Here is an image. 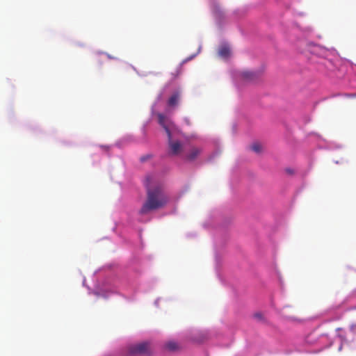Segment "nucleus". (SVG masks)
Segmentation results:
<instances>
[{
	"label": "nucleus",
	"instance_id": "4",
	"mask_svg": "<svg viewBox=\"0 0 356 356\" xmlns=\"http://www.w3.org/2000/svg\"><path fill=\"white\" fill-rule=\"evenodd\" d=\"M201 152L200 148L192 147L190 152L186 154V159L188 161H193L199 156Z\"/></svg>",
	"mask_w": 356,
	"mask_h": 356
},
{
	"label": "nucleus",
	"instance_id": "2",
	"mask_svg": "<svg viewBox=\"0 0 356 356\" xmlns=\"http://www.w3.org/2000/svg\"><path fill=\"white\" fill-rule=\"evenodd\" d=\"M159 123L165 129L168 138L169 154L179 155L183 150V145L178 140H172L173 133L177 130L175 124L162 113H158Z\"/></svg>",
	"mask_w": 356,
	"mask_h": 356
},
{
	"label": "nucleus",
	"instance_id": "11",
	"mask_svg": "<svg viewBox=\"0 0 356 356\" xmlns=\"http://www.w3.org/2000/svg\"><path fill=\"white\" fill-rule=\"evenodd\" d=\"M149 157H150V156H149V155H147V156H143V157H141V158H140V161H146L147 159H148Z\"/></svg>",
	"mask_w": 356,
	"mask_h": 356
},
{
	"label": "nucleus",
	"instance_id": "12",
	"mask_svg": "<svg viewBox=\"0 0 356 356\" xmlns=\"http://www.w3.org/2000/svg\"><path fill=\"white\" fill-rule=\"evenodd\" d=\"M351 330H356V324H353L351 325Z\"/></svg>",
	"mask_w": 356,
	"mask_h": 356
},
{
	"label": "nucleus",
	"instance_id": "8",
	"mask_svg": "<svg viewBox=\"0 0 356 356\" xmlns=\"http://www.w3.org/2000/svg\"><path fill=\"white\" fill-rule=\"evenodd\" d=\"M165 348L170 351H175L178 349V344L175 341H169L165 344Z\"/></svg>",
	"mask_w": 356,
	"mask_h": 356
},
{
	"label": "nucleus",
	"instance_id": "13",
	"mask_svg": "<svg viewBox=\"0 0 356 356\" xmlns=\"http://www.w3.org/2000/svg\"><path fill=\"white\" fill-rule=\"evenodd\" d=\"M286 171H287V172H289V173H292V170H287Z\"/></svg>",
	"mask_w": 356,
	"mask_h": 356
},
{
	"label": "nucleus",
	"instance_id": "10",
	"mask_svg": "<svg viewBox=\"0 0 356 356\" xmlns=\"http://www.w3.org/2000/svg\"><path fill=\"white\" fill-rule=\"evenodd\" d=\"M254 318H256L257 319H258L259 321H261L263 319V315L261 313H256V314H254Z\"/></svg>",
	"mask_w": 356,
	"mask_h": 356
},
{
	"label": "nucleus",
	"instance_id": "1",
	"mask_svg": "<svg viewBox=\"0 0 356 356\" xmlns=\"http://www.w3.org/2000/svg\"><path fill=\"white\" fill-rule=\"evenodd\" d=\"M147 198L140 209V213L147 214L163 208L168 202L164 184L154 175H148L145 179Z\"/></svg>",
	"mask_w": 356,
	"mask_h": 356
},
{
	"label": "nucleus",
	"instance_id": "9",
	"mask_svg": "<svg viewBox=\"0 0 356 356\" xmlns=\"http://www.w3.org/2000/svg\"><path fill=\"white\" fill-rule=\"evenodd\" d=\"M251 149L257 153H259L261 151V145L259 143H253L251 147Z\"/></svg>",
	"mask_w": 356,
	"mask_h": 356
},
{
	"label": "nucleus",
	"instance_id": "5",
	"mask_svg": "<svg viewBox=\"0 0 356 356\" xmlns=\"http://www.w3.org/2000/svg\"><path fill=\"white\" fill-rule=\"evenodd\" d=\"M180 98V94L179 92L173 93L168 101V104L170 106H175L178 104Z\"/></svg>",
	"mask_w": 356,
	"mask_h": 356
},
{
	"label": "nucleus",
	"instance_id": "7",
	"mask_svg": "<svg viewBox=\"0 0 356 356\" xmlns=\"http://www.w3.org/2000/svg\"><path fill=\"white\" fill-rule=\"evenodd\" d=\"M242 77L248 81H254L257 79L258 75L257 73L250 71H244L241 74Z\"/></svg>",
	"mask_w": 356,
	"mask_h": 356
},
{
	"label": "nucleus",
	"instance_id": "3",
	"mask_svg": "<svg viewBox=\"0 0 356 356\" xmlns=\"http://www.w3.org/2000/svg\"><path fill=\"white\" fill-rule=\"evenodd\" d=\"M151 354L150 344L147 342H142L127 346L124 356H149Z\"/></svg>",
	"mask_w": 356,
	"mask_h": 356
},
{
	"label": "nucleus",
	"instance_id": "6",
	"mask_svg": "<svg viewBox=\"0 0 356 356\" xmlns=\"http://www.w3.org/2000/svg\"><path fill=\"white\" fill-rule=\"evenodd\" d=\"M218 55L222 58H227L230 56L229 47L226 45L221 46L218 50Z\"/></svg>",
	"mask_w": 356,
	"mask_h": 356
}]
</instances>
